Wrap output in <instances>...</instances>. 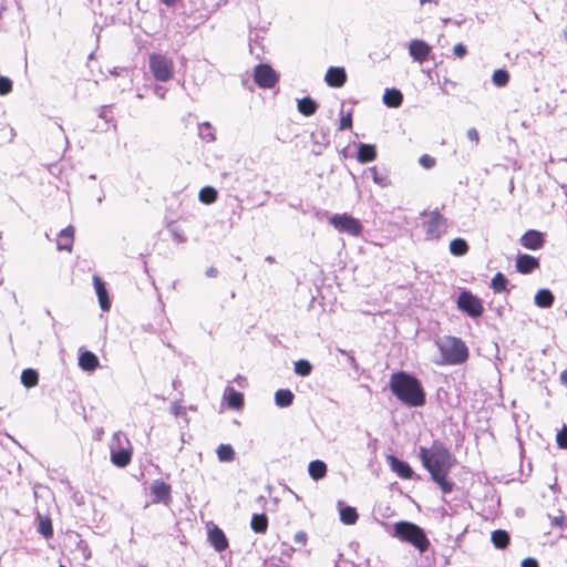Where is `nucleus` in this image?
Returning a JSON list of instances; mask_svg holds the SVG:
<instances>
[{"label": "nucleus", "mask_w": 567, "mask_h": 567, "mask_svg": "<svg viewBox=\"0 0 567 567\" xmlns=\"http://www.w3.org/2000/svg\"><path fill=\"white\" fill-rule=\"evenodd\" d=\"M74 240V229L72 226H68L62 229L58 236L56 248L59 250L71 251Z\"/></svg>", "instance_id": "18"}, {"label": "nucleus", "mask_w": 567, "mask_h": 567, "mask_svg": "<svg viewBox=\"0 0 567 567\" xmlns=\"http://www.w3.org/2000/svg\"><path fill=\"white\" fill-rule=\"evenodd\" d=\"M426 235L431 239H440L446 231V219L437 210L431 212L424 221Z\"/></svg>", "instance_id": "7"}, {"label": "nucleus", "mask_w": 567, "mask_h": 567, "mask_svg": "<svg viewBox=\"0 0 567 567\" xmlns=\"http://www.w3.org/2000/svg\"><path fill=\"white\" fill-rule=\"evenodd\" d=\"M453 54L455 58L463 59L467 54V48L463 43H457L453 48Z\"/></svg>", "instance_id": "45"}, {"label": "nucleus", "mask_w": 567, "mask_h": 567, "mask_svg": "<svg viewBox=\"0 0 567 567\" xmlns=\"http://www.w3.org/2000/svg\"><path fill=\"white\" fill-rule=\"evenodd\" d=\"M178 384H179V381H177V380L173 381L174 389H177Z\"/></svg>", "instance_id": "61"}, {"label": "nucleus", "mask_w": 567, "mask_h": 567, "mask_svg": "<svg viewBox=\"0 0 567 567\" xmlns=\"http://www.w3.org/2000/svg\"><path fill=\"white\" fill-rule=\"evenodd\" d=\"M39 519V526L38 532L47 539L51 538L53 536V528L52 523L49 517H43L40 514H38Z\"/></svg>", "instance_id": "35"}, {"label": "nucleus", "mask_w": 567, "mask_h": 567, "mask_svg": "<svg viewBox=\"0 0 567 567\" xmlns=\"http://www.w3.org/2000/svg\"><path fill=\"white\" fill-rule=\"evenodd\" d=\"M338 351H339L341 354L347 355V357H348V360H349L350 362H354V357H353V354H352V352H351V351H350V352H347L346 350H342V349H340V348H338Z\"/></svg>", "instance_id": "55"}, {"label": "nucleus", "mask_w": 567, "mask_h": 567, "mask_svg": "<svg viewBox=\"0 0 567 567\" xmlns=\"http://www.w3.org/2000/svg\"><path fill=\"white\" fill-rule=\"evenodd\" d=\"M338 507L340 512L341 522L347 525L354 524V507L343 506V503L341 501L338 502Z\"/></svg>", "instance_id": "34"}, {"label": "nucleus", "mask_w": 567, "mask_h": 567, "mask_svg": "<svg viewBox=\"0 0 567 567\" xmlns=\"http://www.w3.org/2000/svg\"><path fill=\"white\" fill-rule=\"evenodd\" d=\"M393 536L401 542L408 543L416 548L421 554L430 547V540L425 532L411 522L401 520L393 525Z\"/></svg>", "instance_id": "4"}, {"label": "nucleus", "mask_w": 567, "mask_h": 567, "mask_svg": "<svg viewBox=\"0 0 567 567\" xmlns=\"http://www.w3.org/2000/svg\"><path fill=\"white\" fill-rule=\"evenodd\" d=\"M216 453L220 462H231L235 458V451L230 444H220Z\"/></svg>", "instance_id": "37"}, {"label": "nucleus", "mask_w": 567, "mask_h": 567, "mask_svg": "<svg viewBox=\"0 0 567 567\" xmlns=\"http://www.w3.org/2000/svg\"><path fill=\"white\" fill-rule=\"evenodd\" d=\"M218 275V270L215 268V267H209L207 270H206V276L209 277V278H214Z\"/></svg>", "instance_id": "54"}, {"label": "nucleus", "mask_w": 567, "mask_h": 567, "mask_svg": "<svg viewBox=\"0 0 567 567\" xmlns=\"http://www.w3.org/2000/svg\"><path fill=\"white\" fill-rule=\"evenodd\" d=\"M559 379L561 384L567 386V370L561 371Z\"/></svg>", "instance_id": "56"}, {"label": "nucleus", "mask_w": 567, "mask_h": 567, "mask_svg": "<svg viewBox=\"0 0 567 567\" xmlns=\"http://www.w3.org/2000/svg\"><path fill=\"white\" fill-rule=\"evenodd\" d=\"M419 457L431 478L439 485L444 494L454 491L455 483L449 474L455 465V458L450 450L439 440L433 441L430 447L421 446Z\"/></svg>", "instance_id": "1"}, {"label": "nucleus", "mask_w": 567, "mask_h": 567, "mask_svg": "<svg viewBox=\"0 0 567 567\" xmlns=\"http://www.w3.org/2000/svg\"><path fill=\"white\" fill-rule=\"evenodd\" d=\"M79 367L83 371L92 372L99 367V358L91 351H82L79 355Z\"/></svg>", "instance_id": "19"}, {"label": "nucleus", "mask_w": 567, "mask_h": 567, "mask_svg": "<svg viewBox=\"0 0 567 567\" xmlns=\"http://www.w3.org/2000/svg\"><path fill=\"white\" fill-rule=\"evenodd\" d=\"M12 90V81L9 78L0 76V95H6Z\"/></svg>", "instance_id": "41"}, {"label": "nucleus", "mask_w": 567, "mask_h": 567, "mask_svg": "<svg viewBox=\"0 0 567 567\" xmlns=\"http://www.w3.org/2000/svg\"><path fill=\"white\" fill-rule=\"evenodd\" d=\"M539 266H540L539 260L534 256L523 254V255H518L516 258L515 267L519 274H523V275L532 274L536 269H538Z\"/></svg>", "instance_id": "13"}, {"label": "nucleus", "mask_w": 567, "mask_h": 567, "mask_svg": "<svg viewBox=\"0 0 567 567\" xmlns=\"http://www.w3.org/2000/svg\"><path fill=\"white\" fill-rule=\"evenodd\" d=\"M93 286L99 298L100 307L103 311H107L111 308V301L105 287V282L97 275L93 276Z\"/></svg>", "instance_id": "14"}, {"label": "nucleus", "mask_w": 567, "mask_h": 567, "mask_svg": "<svg viewBox=\"0 0 567 567\" xmlns=\"http://www.w3.org/2000/svg\"><path fill=\"white\" fill-rule=\"evenodd\" d=\"M329 223L339 231L354 235V218L350 215L336 214L329 218Z\"/></svg>", "instance_id": "12"}, {"label": "nucleus", "mask_w": 567, "mask_h": 567, "mask_svg": "<svg viewBox=\"0 0 567 567\" xmlns=\"http://www.w3.org/2000/svg\"><path fill=\"white\" fill-rule=\"evenodd\" d=\"M386 462L390 468L401 478L411 480L414 475L412 467L404 461L399 460L394 455H388Z\"/></svg>", "instance_id": "11"}, {"label": "nucleus", "mask_w": 567, "mask_h": 567, "mask_svg": "<svg viewBox=\"0 0 567 567\" xmlns=\"http://www.w3.org/2000/svg\"><path fill=\"white\" fill-rule=\"evenodd\" d=\"M492 80L496 86H505L509 82V73L504 69H498L494 71Z\"/></svg>", "instance_id": "39"}, {"label": "nucleus", "mask_w": 567, "mask_h": 567, "mask_svg": "<svg viewBox=\"0 0 567 567\" xmlns=\"http://www.w3.org/2000/svg\"><path fill=\"white\" fill-rule=\"evenodd\" d=\"M389 390L408 408H421L426 403V392L421 381L405 371H398L390 375Z\"/></svg>", "instance_id": "2"}, {"label": "nucleus", "mask_w": 567, "mask_h": 567, "mask_svg": "<svg viewBox=\"0 0 567 567\" xmlns=\"http://www.w3.org/2000/svg\"><path fill=\"white\" fill-rule=\"evenodd\" d=\"M368 172L371 174L372 179L377 185L386 187L391 184L386 169H380L378 166H372L368 169Z\"/></svg>", "instance_id": "22"}, {"label": "nucleus", "mask_w": 567, "mask_h": 567, "mask_svg": "<svg viewBox=\"0 0 567 567\" xmlns=\"http://www.w3.org/2000/svg\"><path fill=\"white\" fill-rule=\"evenodd\" d=\"M520 245L529 250H538L545 245V236L543 233L529 229L519 238Z\"/></svg>", "instance_id": "10"}, {"label": "nucleus", "mask_w": 567, "mask_h": 567, "mask_svg": "<svg viewBox=\"0 0 567 567\" xmlns=\"http://www.w3.org/2000/svg\"><path fill=\"white\" fill-rule=\"evenodd\" d=\"M457 308L472 318H478L484 312L482 300L471 291L464 290L458 295Z\"/></svg>", "instance_id": "6"}, {"label": "nucleus", "mask_w": 567, "mask_h": 567, "mask_svg": "<svg viewBox=\"0 0 567 567\" xmlns=\"http://www.w3.org/2000/svg\"><path fill=\"white\" fill-rule=\"evenodd\" d=\"M58 128H59L61 132H63L62 126H61V125H59V124H58Z\"/></svg>", "instance_id": "64"}, {"label": "nucleus", "mask_w": 567, "mask_h": 567, "mask_svg": "<svg viewBox=\"0 0 567 567\" xmlns=\"http://www.w3.org/2000/svg\"><path fill=\"white\" fill-rule=\"evenodd\" d=\"M355 229H357V235H359L360 233V229H361V226L359 225V223L357 221V226H355Z\"/></svg>", "instance_id": "62"}, {"label": "nucleus", "mask_w": 567, "mask_h": 567, "mask_svg": "<svg viewBox=\"0 0 567 567\" xmlns=\"http://www.w3.org/2000/svg\"><path fill=\"white\" fill-rule=\"evenodd\" d=\"M131 452L125 449L115 450L113 445H111V461L114 465L118 467H125L131 462Z\"/></svg>", "instance_id": "21"}, {"label": "nucleus", "mask_w": 567, "mask_h": 567, "mask_svg": "<svg viewBox=\"0 0 567 567\" xmlns=\"http://www.w3.org/2000/svg\"><path fill=\"white\" fill-rule=\"evenodd\" d=\"M10 134H11V140H12L16 136V133H14L13 128L10 130Z\"/></svg>", "instance_id": "63"}, {"label": "nucleus", "mask_w": 567, "mask_h": 567, "mask_svg": "<svg viewBox=\"0 0 567 567\" xmlns=\"http://www.w3.org/2000/svg\"><path fill=\"white\" fill-rule=\"evenodd\" d=\"M470 247L465 239L454 238L450 243V252L454 256L461 257L467 254Z\"/></svg>", "instance_id": "30"}, {"label": "nucleus", "mask_w": 567, "mask_h": 567, "mask_svg": "<svg viewBox=\"0 0 567 567\" xmlns=\"http://www.w3.org/2000/svg\"><path fill=\"white\" fill-rule=\"evenodd\" d=\"M522 567H539V565L535 558L528 557L522 561Z\"/></svg>", "instance_id": "49"}, {"label": "nucleus", "mask_w": 567, "mask_h": 567, "mask_svg": "<svg viewBox=\"0 0 567 567\" xmlns=\"http://www.w3.org/2000/svg\"><path fill=\"white\" fill-rule=\"evenodd\" d=\"M347 79L346 72L342 68L331 66L328 69L324 80L329 86L340 87L344 84Z\"/></svg>", "instance_id": "15"}, {"label": "nucleus", "mask_w": 567, "mask_h": 567, "mask_svg": "<svg viewBox=\"0 0 567 567\" xmlns=\"http://www.w3.org/2000/svg\"><path fill=\"white\" fill-rule=\"evenodd\" d=\"M171 413L175 416H185L186 409L182 406L179 403L174 402L171 406Z\"/></svg>", "instance_id": "46"}, {"label": "nucleus", "mask_w": 567, "mask_h": 567, "mask_svg": "<svg viewBox=\"0 0 567 567\" xmlns=\"http://www.w3.org/2000/svg\"><path fill=\"white\" fill-rule=\"evenodd\" d=\"M39 374L33 369H24L21 373V383L25 388H33L38 384Z\"/></svg>", "instance_id": "33"}, {"label": "nucleus", "mask_w": 567, "mask_h": 567, "mask_svg": "<svg viewBox=\"0 0 567 567\" xmlns=\"http://www.w3.org/2000/svg\"><path fill=\"white\" fill-rule=\"evenodd\" d=\"M383 103L391 109L400 107L403 103V94L398 89H386L383 94Z\"/></svg>", "instance_id": "20"}, {"label": "nucleus", "mask_w": 567, "mask_h": 567, "mask_svg": "<svg viewBox=\"0 0 567 567\" xmlns=\"http://www.w3.org/2000/svg\"><path fill=\"white\" fill-rule=\"evenodd\" d=\"M421 6H424L426 3H439V0H420Z\"/></svg>", "instance_id": "58"}, {"label": "nucleus", "mask_w": 567, "mask_h": 567, "mask_svg": "<svg viewBox=\"0 0 567 567\" xmlns=\"http://www.w3.org/2000/svg\"><path fill=\"white\" fill-rule=\"evenodd\" d=\"M109 107H110V106H106V105H105V106H103V107L101 109L100 114H99V116H100L101 118L105 120L106 122H109V121H110L109 115H107V109H109Z\"/></svg>", "instance_id": "52"}, {"label": "nucleus", "mask_w": 567, "mask_h": 567, "mask_svg": "<svg viewBox=\"0 0 567 567\" xmlns=\"http://www.w3.org/2000/svg\"><path fill=\"white\" fill-rule=\"evenodd\" d=\"M123 436V434L121 432H116L113 434V442L116 441L117 443H120V440L121 437Z\"/></svg>", "instance_id": "57"}, {"label": "nucleus", "mask_w": 567, "mask_h": 567, "mask_svg": "<svg viewBox=\"0 0 567 567\" xmlns=\"http://www.w3.org/2000/svg\"><path fill=\"white\" fill-rule=\"evenodd\" d=\"M431 52L432 47L423 40L414 39L409 43V54L419 63L427 61Z\"/></svg>", "instance_id": "9"}, {"label": "nucleus", "mask_w": 567, "mask_h": 567, "mask_svg": "<svg viewBox=\"0 0 567 567\" xmlns=\"http://www.w3.org/2000/svg\"><path fill=\"white\" fill-rule=\"evenodd\" d=\"M151 489L156 502L165 501L169 497L171 486L162 481H155Z\"/></svg>", "instance_id": "24"}, {"label": "nucleus", "mask_w": 567, "mask_h": 567, "mask_svg": "<svg viewBox=\"0 0 567 567\" xmlns=\"http://www.w3.org/2000/svg\"><path fill=\"white\" fill-rule=\"evenodd\" d=\"M378 152L373 144L361 143L357 147V161L360 163H370L377 158Z\"/></svg>", "instance_id": "17"}, {"label": "nucleus", "mask_w": 567, "mask_h": 567, "mask_svg": "<svg viewBox=\"0 0 567 567\" xmlns=\"http://www.w3.org/2000/svg\"><path fill=\"white\" fill-rule=\"evenodd\" d=\"M508 280L502 272L495 274V276L491 280V288L495 293H508L507 289Z\"/></svg>", "instance_id": "27"}, {"label": "nucleus", "mask_w": 567, "mask_h": 567, "mask_svg": "<svg viewBox=\"0 0 567 567\" xmlns=\"http://www.w3.org/2000/svg\"><path fill=\"white\" fill-rule=\"evenodd\" d=\"M492 543L497 549H505L509 545V534L504 529H496L492 533Z\"/></svg>", "instance_id": "26"}, {"label": "nucleus", "mask_w": 567, "mask_h": 567, "mask_svg": "<svg viewBox=\"0 0 567 567\" xmlns=\"http://www.w3.org/2000/svg\"><path fill=\"white\" fill-rule=\"evenodd\" d=\"M227 403L231 409H240L244 405V396L233 388H227Z\"/></svg>", "instance_id": "31"}, {"label": "nucleus", "mask_w": 567, "mask_h": 567, "mask_svg": "<svg viewBox=\"0 0 567 567\" xmlns=\"http://www.w3.org/2000/svg\"><path fill=\"white\" fill-rule=\"evenodd\" d=\"M217 190L212 186H205L199 190L198 198L203 204H213L217 199Z\"/></svg>", "instance_id": "38"}, {"label": "nucleus", "mask_w": 567, "mask_h": 567, "mask_svg": "<svg viewBox=\"0 0 567 567\" xmlns=\"http://www.w3.org/2000/svg\"><path fill=\"white\" fill-rule=\"evenodd\" d=\"M449 86L451 89H454L456 86V82H453V81H450L447 79H444L443 81V84H442V90L445 92V93H449Z\"/></svg>", "instance_id": "50"}, {"label": "nucleus", "mask_w": 567, "mask_h": 567, "mask_svg": "<svg viewBox=\"0 0 567 567\" xmlns=\"http://www.w3.org/2000/svg\"><path fill=\"white\" fill-rule=\"evenodd\" d=\"M198 134L199 137L207 143H212L216 140L214 128L209 122H204L198 125Z\"/></svg>", "instance_id": "36"}, {"label": "nucleus", "mask_w": 567, "mask_h": 567, "mask_svg": "<svg viewBox=\"0 0 567 567\" xmlns=\"http://www.w3.org/2000/svg\"><path fill=\"white\" fill-rule=\"evenodd\" d=\"M154 92L159 99L165 97L166 90L163 86H156Z\"/></svg>", "instance_id": "53"}, {"label": "nucleus", "mask_w": 567, "mask_h": 567, "mask_svg": "<svg viewBox=\"0 0 567 567\" xmlns=\"http://www.w3.org/2000/svg\"><path fill=\"white\" fill-rule=\"evenodd\" d=\"M441 353V364L457 365L468 359V348L465 342L457 338L447 336L435 342Z\"/></svg>", "instance_id": "3"}, {"label": "nucleus", "mask_w": 567, "mask_h": 567, "mask_svg": "<svg viewBox=\"0 0 567 567\" xmlns=\"http://www.w3.org/2000/svg\"><path fill=\"white\" fill-rule=\"evenodd\" d=\"M341 154L344 158H349V157H352L353 156V152H352V148L350 145H348L347 147H344L342 151H341Z\"/></svg>", "instance_id": "51"}, {"label": "nucleus", "mask_w": 567, "mask_h": 567, "mask_svg": "<svg viewBox=\"0 0 567 567\" xmlns=\"http://www.w3.org/2000/svg\"><path fill=\"white\" fill-rule=\"evenodd\" d=\"M265 260H266L267 262H269V264H274V262H275V258H274L272 256H267V257L265 258Z\"/></svg>", "instance_id": "60"}, {"label": "nucleus", "mask_w": 567, "mask_h": 567, "mask_svg": "<svg viewBox=\"0 0 567 567\" xmlns=\"http://www.w3.org/2000/svg\"><path fill=\"white\" fill-rule=\"evenodd\" d=\"M150 70L157 81L167 82L174 75V62L166 55L154 53L150 56Z\"/></svg>", "instance_id": "5"}, {"label": "nucleus", "mask_w": 567, "mask_h": 567, "mask_svg": "<svg viewBox=\"0 0 567 567\" xmlns=\"http://www.w3.org/2000/svg\"><path fill=\"white\" fill-rule=\"evenodd\" d=\"M308 472L311 478L315 481L321 480L327 474V465L320 460H315L309 463Z\"/></svg>", "instance_id": "23"}, {"label": "nucleus", "mask_w": 567, "mask_h": 567, "mask_svg": "<svg viewBox=\"0 0 567 567\" xmlns=\"http://www.w3.org/2000/svg\"><path fill=\"white\" fill-rule=\"evenodd\" d=\"M318 104L309 96L298 100V111L305 116H311L316 113Z\"/></svg>", "instance_id": "28"}, {"label": "nucleus", "mask_w": 567, "mask_h": 567, "mask_svg": "<svg viewBox=\"0 0 567 567\" xmlns=\"http://www.w3.org/2000/svg\"><path fill=\"white\" fill-rule=\"evenodd\" d=\"M535 302L540 308H548L554 303V295L546 289L539 290L535 296Z\"/></svg>", "instance_id": "32"}, {"label": "nucleus", "mask_w": 567, "mask_h": 567, "mask_svg": "<svg viewBox=\"0 0 567 567\" xmlns=\"http://www.w3.org/2000/svg\"><path fill=\"white\" fill-rule=\"evenodd\" d=\"M295 399L293 393L289 389H280L275 393V403L279 408H288Z\"/></svg>", "instance_id": "25"}, {"label": "nucleus", "mask_w": 567, "mask_h": 567, "mask_svg": "<svg viewBox=\"0 0 567 567\" xmlns=\"http://www.w3.org/2000/svg\"><path fill=\"white\" fill-rule=\"evenodd\" d=\"M556 441L559 447L567 450V426H564L563 430L558 432Z\"/></svg>", "instance_id": "43"}, {"label": "nucleus", "mask_w": 567, "mask_h": 567, "mask_svg": "<svg viewBox=\"0 0 567 567\" xmlns=\"http://www.w3.org/2000/svg\"><path fill=\"white\" fill-rule=\"evenodd\" d=\"M352 126V114L349 111L347 114H342L340 120V130L351 128Z\"/></svg>", "instance_id": "44"}, {"label": "nucleus", "mask_w": 567, "mask_h": 567, "mask_svg": "<svg viewBox=\"0 0 567 567\" xmlns=\"http://www.w3.org/2000/svg\"><path fill=\"white\" fill-rule=\"evenodd\" d=\"M295 542L301 546L307 543V534L305 532H298L295 535Z\"/></svg>", "instance_id": "47"}, {"label": "nucleus", "mask_w": 567, "mask_h": 567, "mask_svg": "<svg viewBox=\"0 0 567 567\" xmlns=\"http://www.w3.org/2000/svg\"><path fill=\"white\" fill-rule=\"evenodd\" d=\"M420 164L426 168V169H431L435 166L436 164V161L434 157H432L431 155L429 154H424L420 157L419 159Z\"/></svg>", "instance_id": "42"}, {"label": "nucleus", "mask_w": 567, "mask_h": 567, "mask_svg": "<svg viewBox=\"0 0 567 567\" xmlns=\"http://www.w3.org/2000/svg\"><path fill=\"white\" fill-rule=\"evenodd\" d=\"M467 137L475 144H478L480 142V135L476 128H470L467 131Z\"/></svg>", "instance_id": "48"}, {"label": "nucleus", "mask_w": 567, "mask_h": 567, "mask_svg": "<svg viewBox=\"0 0 567 567\" xmlns=\"http://www.w3.org/2000/svg\"><path fill=\"white\" fill-rule=\"evenodd\" d=\"M250 527L255 533H266L268 528V517L266 514H254L251 517Z\"/></svg>", "instance_id": "29"}, {"label": "nucleus", "mask_w": 567, "mask_h": 567, "mask_svg": "<svg viewBox=\"0 0 567 567\" xmlns=\"http://www.w3.org/2000/svg\"><path fill=\"white\" fill-rule=\"evenodd\" d=\"M312 371V365L308 360H298L295 363V372L300 377H308Z\"/></svg>", "instance_id": "40"}, {"label": "nucleus", "mask_w": 567, "mask_h": 567, "mask_svg": "<svg viewBox=\"0 0 567 567\" xmlns=\"http://www.w3.org/2000/svg\"><path fill=\"white\" fill-rule=\"evenodd\" d=\"M176 1L177 0H162V2L168 7H173L176 3Z\"/></svg>", "instance_id": "59"}, {"label": "nucleus", "mask_w": 567, "mask_h": 567, "mask_svg": "<svg viewBox=\"0 0 567 567\" xmlns=\"http://www.w3.org/2000/svg\"><path fill=\"white\" fill-rule=\"evenodd\" d=\"M208 539H209L210 544L213 545V547L217 551H223L228 546V542H227V538H226L224 532L220 528H218L217 526L209 529Z\"/></svg>", "instance_id": "16"}, {"label": "nucleus", "mask_w": 567, "mask_h": 567, "mask_svg": "<svg viewBox=\"0 0 567 567\" xmlns=\"http://www.w3.org/2000/svg\"><path fill=\"white\" fill-rule=\"evenodd\" d=\"M254 80L260 87L270 89L277 83L278 75L270 65L259 64L255 68Z\"/></svg>", "instance_id": "8"}]
</instances>
